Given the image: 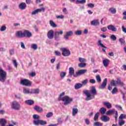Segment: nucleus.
I'll use <instances>...</instances> for the list:
<instances>
[{"label":"nucleus","instance_id":"f257e3e1","mask_svg":"<svg viewBox=\"0 0 126 126\" xmlns=\"http://www.w3.org/2000/svg\"><path fill=\"white\" fill-rule=\"evenodd\" d=\"M83 93L87 96L85 100L90 101V100L95 98V96L97 95V91L95 86H92L90 92L88 90H86L83 91Z\"/></svg>","mask_w":126,"mask_h":126},{"label":"nucleus","instance_id":"f03ea898","mask_svg":"<svg viewBox=\"0 0 126 126\" xmlns=\"http://www.w3.org/2000/svg\"><path fill=\"white\" fill-rule=\"evenodd\" d=\"M64 95H65L64 92L62 93L59 95L58 101H62L63 102H64V106H66V105L70 104V103L73 101V99L72 97H69L68 95L64 96Z\"/></svg>","mask_w":126,"mask_h":126},{"label":"nucleus","instance_id":"7ed1b4c3","mask_svg":"<svg viewBox=\"0 0 126 126\" xmlns=\"http://www.w3.org/2000/svg\"><path fill=\"white\" fill-rule=\"evenodd\" d=\"M33 119V124L34 126H46L47 125V121H44L43 120H40V116L34 114L32 116Z\"/></svg>","mask_w":126,"mask_h":126},{"label":"nucleus","instance_id":"20e7f679","mask_svg":"<svg viewBox=\"0 0 126 126\" xmlns=\"http://www.w3.org/2000/svg\"><path fill=\"white\" fill-rule=\"evenodd\" d=\"M7 75V73L6 72V71L3 70L2 68L0 67V82H2V83L5 82Z\"/></svg>","mask_w":126,"mask_h":126},{"label":"nucleus","instance_id":"39448f33","mask_svg":"<svg viewBox=\"0 0 126 126\" xmlns=\"http://www.w3.org/2000/svg\"><path fill=\"white\" fill-rule=\"evenodd\" d=\"M11 107L12 110H16L17 111L19 110V109H20L21 106H20V104H19L18 102L14 100L11 102Z\"/></svg>","mask_w":126,"mask_h":126},{"label":"nucleus","instance_id":"423d86ee","mask_svg":"<svg viewBox=\"0 0 126 126\" xmlns=\"http://www.w3.org/2000/svg\"><path fill=\"white\" fill-rule=\"evenodd\" d=\"M63 31H57L54 32V39L55 41H60L61 36L60 35H63Z\"/></svg>","mask_w":126,"mask_h":126},{"label":"nucleus","instance_id":"0eeeda50","mask_svg":"<svg viewBox=\"0 0 126 126\" xmlns=\"http://www.w3.org/2000/svg\"><path fill=\"white\" fill-rule=\"evenodd\" d=\"M111 85L112 86H117V85H119L123 86L124 85V83L122 82L120 78H117V80H112L111 82Z\"/></svg>","mask_w":126,"mask_h":126},{"label":"nucleus","instance_id":"6e6552de","mask_svg":"<svg viewBox=\"0 0 126 126\" xmlns=\"http://www.w3.org/2000/svg\"><path fill=\"white\" fill-rule=\"evenodd\" d=\"M61 51H62V55L63 57H68V56H70V51H69V50L65 48H61Z\"/></svg>","mask_w":126,"mask_h":126},{"label":"nucleus","instance_id":"1a4fd4ad","mask_svg":"<svg viewBox=\"0 0 126 126\" xmlns=\"http://www.w3.org/2000/svg\"><path fill=\"white\" fill-rule=\"evenodd\" d=\"M21 84L25 86L30 87L32 85V82L28 79L21 80Z\"/></svg>","mask_w":126,"mask_h":126},{"label":"nucleus","instance_id":"9d476101","mask_svg":"<svg viewBox=\"0 0 126 126\" xmlns=\"http://www.w3.org/2000/svg\"><path fill=\"white\" fill-rule=\"evenodd\" d=\"M54 35L55 32H54V31L53 30H50L48 32L47 36L48 39H49L50 40H52V39H54Z\"/></svg>","mask_w":126,"mask_h":126},{"label":"nucleus","instance_id":"9b49d317","mask_svg":"<svg viewBox=\"0 0 126 126\" xmlns=\"http://www.w3.org/2000/svg\"><path fill=\"white\" fill-rule=\"evenodd\" d=\"M107 82L108 79H104L102 83V84L98 87L99 89H105V88H106V86H107Z\"/></svg>","mask_w":126,"mask_h":126},{"label":"nucleus","instance_id":"f8f14e48","mask_svg":"<svg viewBox=\"0 0 126 126\" xmlns=\"http://www.w3.org/2000/svg\"><path fill=\"white\" fill-rule=\"evenodd\" d=\"M86 72H87V69H82L78 70L76 72V75H74V77H77L78 75H82V74L86 73Z\"/></svg>","mask_w":126,"mask_h":126},{"label":"nucleus","instance_id":"ddd939ff","mask_svg":"<svg viewBox=\"0 0 126 126\" xmlns=\"http://www.w3.org/2000/svg\"><path fill=\"white\" fill-rule=\"evenodd\" d=\"M45 10V9L44 7H42L40 9H36L32 12V15H36V14H38V12H41V11H43L44 12Z\"/></svg>","mask_w":126,"mask_h":126},{"label":"nucleus","instance_id":"4468645a","mask_svg":"<svg viewBox=\"0 0 126 126\" xmlns=\"http://www.w3.org/2000/svg\"><path fill=\"white\" fill-rule=\"evenodd\" d=\"M18 7L20 9H21V10H24L25 9H26V7H27V4L26 3L23 2L19 4Z\"/></svg>","mask_w":126,"mask_h":126},{"label":"nucleus","instance_id":"2eb2a0df","mask_svg":"<svg viewBox=\"0 0 126 126\" xmlns=\"http://www.w3.org/2000/svg\"><path fill=\"white\" fill-rule=\"evenodd\" d=\"M73 34V32H72V31L67 32H66V34H64L63 35L64 39H65V40H68V37L70 36H72Z\"/></svg>","mask_w":126,"mask_h":126},{"label":"nucleus","instance_id":"dca6fc26","mask_svg":"<svg viewBox=\"0 0 126 126\" xmlns=\"http://www.w3.org/2000/svg\"><path fill=\"white\" fill-rule=\"evenodd\" d=\"M24 37L31 38V37H32V33L28 30H25L24 31Z\"/></svg>","mask_w":126,"mask_h":126},{"label":"nucleus","instance_id":"f3484780","mask_svg":"<svg viewBox=\"0 0 126 126\" xmlns=\"http://www.w3.org/2000/svg\"><path fill=\"white\" fill-rule=\"evenodd\" d=\"M91 24L94 26H98V25H100V22H99V20L95 19L92 21Z\"/></svg>","mask_w":126,"mask_h":126},{"label":"nucleus","instance_id":"a211bd4d","mask_svg":"<svg viewBox=\"0 0 126 126\" xmlns=\"http://www.w3.org/2000/svg\"><path fill=\"white\" fill-rule=\"evenodd\" d=\"M33 109L35 110V111H36V112H38V113H42L43 111V108L38 105H35L33 107Z\"/></svg>","mask_w":126,"mask_h":126},{"label":"nucleus","instance_id":"6ab92c4d","mask_svg":"<svg viewBox=\"0 0 126 126\" xmlns=\"http://www.w3.org/2000/svg\"><path fill=\"white\" fill-rule=\"evenodd\" d=\"M15 35H16V37H18V38H22L24 37V32H23L22 31H18L16 33Z\"/></svg>","mask_w":126,"mask_h":126},{"label":"nucleus","instance_id":"aec40b11","mask_svg":"<svg viewBox=\"0 0 126 126\" xmlns=\"http://www.w3.org/2000/svg\"><path fill=\"white\" fill-rule=\"evenodd\" d=\"M108 11L110 13H111V14H116V13H117V9L114 7L109 8Z\"/></svg>","mask_w":126,"mask_h":126},{"label":"nucleus","instance_id":"412c9836","mask_svg":"<svg viewBox=\"0 0 126 126\" xmlns=\"http://www.w3.org/2000/svg\"><path fill=\"white\" fill-rule=\"evenodd\" d=\"M101 120L102 122H104V123H107V122H109L110 121V118L106 115H103L101 117Z\"/></svg>","mask_w":126,"mask_h":126},{"label":"nucleus","instance_id":"4be33fe9","mask_svg":"<svg viewBox=\"0 0 126 126\" xmlns=\"http://www.w3.org/2000/svg\"><path fill=\"white\" fill-rule=\"evenodd\" d=\"M102 63L105 67L109 66V63H110V60L109 59H105L103 60Z\"/></svg>","mask_w":126,"mask_h":126},{"label":"nucleus","instance_id":"5701e85b","mask_svg":"<svg viewBox=\"0 0 126 126\" xmlns=\"http://www.w3.org/2000/svg\"><path fill=\"white\" fill-rule=\"evenodd\" d=\"M76 74H74V68L73 67H69V76H74Z\"/></svg>","mask_w":126,"mask_h":126},{"label":"nucleus","instance_id":"b1692460","mask_svg":"<svg viewBox=\"0 0 126 126\" xmlns=\"http://www.w3.org/2000/svg\"><path fill=\"white\" fill-rule=\"evenodd\" d=\"M107 29L111 30L113 32H117V28H116L113 25H109L107 26Z\"/></svg>","mask_w":126,"mask_h":126},{"label":"nucleus","instance_id":"393cba45","mask_svg":"<svg viewBox=\"0 0 126 126\" xmlns=\"http://www.w3.org/2000/svg\"><path fill=\"white\" fill-rule=\"evenodd\" d=\"M25 103L27 105H29L30 106H32V105H34V103H35V101H34V100L32 99H28L25 101Z\"/></svg>","mask_w":126,"mask_h":126},{"label":"nucleus","instance_id":"a878e982","mask_svg":"<svg viewBox=\"0 0 126 126\" xmlns=\"http://www.w3.org/2000/svg\"><path fill=\"white\" fill-rule=\"evenodd\" d=\"M40 90L39 89H32L31 92V94H39Z\"/></svg>","mask_w":126,"mask_h":126},{"label":"nucleus","instance_id":"bb28decb","mask_svg":"<svg viewBox=\"0 0 126 126\" xmlns=\"http://www.w3.org/2000/svg\"><path fill=\"white\" fill-rule=\"evenodd\" d=\"M103 105L106 106L107 109H111L112 108V104L109 102H104Z\"/></svg>","mask_w":126,"mask_h":126},{"label":"nucleus","instance_id":"cd10ccee","mask_svg":"<svg viewBox=\"0 0 126 126\" xmlns=\"http://www.w3.org/2000/svg\"><path fill=\"white\" fill-rule=\"evenodd\" d=\"M115 112H116V110L111 109L107 111L105 114L107 116H109V115H112V114L115 113Z\"/></svg>","mask_w":126,"mask_h":126},{"label":"nucleus","instance_id":"c85d7f7f","mask_svg":"<svg viewBox=\"0 0 126 126\" xmlns=\"http://www.w3.org/2000/svg\"><path fill=\"white\" fill-rule=\"evenodd\" d=\"M78 113V109L77 108H73L72 109V115L73 117H74L76 116L77 114Z\"/></svg>","mask_w":126,"mask_h":126},{"label":"nucleus","instance_id":"c756f323","mask_svg":"<svg viewBox=\"0 0 126 126\" xmlns=\"http://www.w3.org/2000/svg\"><path fill=\"white\" fill-rule=\"evenodd\" d=\"M126 124V121L124 119H119L118 125L120 126H123Z\"/></svg>","mask_w":126,"mask_h":126},{"label":"nucleus","instance_id":"7c9ffc66","mask_svg":"<svg viewBox=\"0 0 126 126\" xmlns=\"http://www.w3.org/2000/svg\"><path fill=\"white\" fill-rule=\"evenodd\" d=\"M106 112H107V109L104 107H101L99 109V113H100V114H101L102 115H104L106 113Z\"/></svg>","mask_w":126,"mask_h":126},{"label":"nucleus","instance_id":"2f4dec72","mask_svg":"<svg viewBox=\"0 0 126 126\" xmlns=\"http://www.w3.org/2000/svg\"><path fill=\"white\" fill-rule=\"evenodd\" d=\"M98 46H100L101 48H104V49H107V47L104 45L103 43H102V40H99L97 42Z\"/></svg>","mask_w":126,"mask_h":126},{"label":"nucleus","instance_id":"473e14b6","mask_svg":"<svg viewBox=\"0 0 126 126\" xmlns=\"http://www.w3.org/2000/svg\"><path fill=\"white\" fill-rule=\"evenodd\" d=\"M86 2V0H76V3L79 4H83Z\"/></svg>","mask_w":126,"mask_h":126},{"label":"nucleus","instance_id":"72a5a7b5","mask_svg":"<svg viewBox=\"0 0 126 126\" xmlns=\"http://www.w3.org/2000/svg\"><path fill=\"white\" fill-rule=\"evenodd\" d=\"M82 87V85L81 83H77L74 86V88L76 90L79 89Z\"/></svg>","mask_w":126,"mask_h":126},{"label":"nucleus","instance_id":"f704fd0d","mask_svg":"<svg viewBox=\"0 0 126 126\" xmlns=\"http://www.w3.org/2000/svg\"><path fill=\"white\" fill-rule=\"evenodd\" d=\"M49 24L51 27H53V28H56L57 27V24L54 22V21L50 20L49 22Z\"/></svg>","mask_w":126,"mask_h":126},{"label":"nucleus","instance_id":"c9c22d12","mask_svg":"<svg viewBox=\"0 0 126 126\" xmlns=\"http://www.w3.org/2000/svg\"><path fill=\"white\" fill-rule=\"evenodd\" d=\"M95 79L96 81L98 82V83H101L102 81V79H101V77L99 75H97L95 77Z\"/></svg>","mask_w":126,"mask_h":126},{"label":"nucleus","instance_id":"e433bc0d","mask_svg":"<svg viewBox=\"0 0 126 126\" xmlns=\"http://www.w3.org/2000/svg\"><path fill=\"white\" fill-rule=\"evenodd\" d=\"M119 42L121 43L122 46H123V45H126V40L123 38H119Z\"/></svg>","mask_w":126,"mask_h":126},{"label":"nucleus","instance_id":"4c0bfd02","mask_svg":"<svg viewBox=\"0 0 126 126\" xmlns=\"http://www.w3.org/2000/svg\"><path fill=\"white\" fill-rule=\"evenodd\" d=\"M99 116H100V113L98 112L96 113V114L94 115V121L95 122H97V121H98V118H99Z\"/></svg>","mask_w":126,"mask_h":126},{"label":"nucleus","instance_id":"58836bf2","mask_svg":"<svg viewBox=\"0 0 126 126\" xmlns=\"http://www.w3.org/2000/svg\"><path fill=\"white\" fill-rule=\"evenodd\" d=\"M65 75H66V72H61L60 73V77L62 79H63Z\"/></svg>","mask_w":126,"mask_h":126},{"label":"nucleus","instance_id":"ea45409f","mask_svg":"<svg viewBox=\"0 0 126 126\" xmlns=\"http://www.w3.org/2000/svg\"><path fill=\"white\" fill-rule=\"evenodd\" d=\"M23 93L24 94H31V92L29 91V90H27L26 88H23Z\"/></svg>","mask_w":126,"mask_h":126},{"label":"nucleus","instance_id":"a19ab883","mask_svg":"<svg viewBox=\"0 0 126 126\" xmlns=\"http://www.w3.org/2000/svg\"><path fill=\"white\" fill-rule=\"evenodd\" d=\"M15 98H16V99H18V100H21V99H22V95H21L20 94H15Z\"/></svg>","mask_w":126,"mask_h":126},{"label":"nucleus","instance_id":"79ce46f5","mask_svg":"<svg viewBox=\"0 0 126 126\" xmlns=\"http://www.w3.org/2000/svg\"><path fill=\"white\" fill-rule=\"evenodd\" d=\"M31 48L33 49V50H36L38 49V46H37V44H32L31 46Z\"/></svg>","mask_w":126,"mask_h":126},{"label":"nucleus","instance_id":"37998d69","mask_svg":"<svg viewBox=\"0 0 126 126\" xmlns=\"http://www.w3.org/2000/svg\"><path fill=\"white\" fill-rule=\"evenodd\" d=\"M88 83V79H86L82 82V86H85Z\"/></svg>","mask_w":126,"mask_h":126},{"label":"nucleus","instance_id":"c03bdc74","mask_svg":"<svg viewBox=\"0 0 126 126\" xmlns=\"http://www.w3.org/2000/svg\"><path fill=\"white\" fill-rule=\"evenodd\" d=\"M125 119H126V115L122 114H121L120 116L119 117V119L120 120H124Z\"/></svg>","mask_w":126,"mask_h":126},{"label":"nucleus","instance_id":"a18cd8bd","mask_svg":"<svg viewBox=\"0 0 126 126\" xmlns=\"http://www.w3.org/2000/svg\"><path fill=\"white\" fill-rule=\"evenodd\" d=\"M78 66L81 68L85 67L86 66V63H80L78 64Z\"/></svg>","mask_w":126,"mask_h":126},{"label":"nucleus","instance_id":"49530a36","mask_svg":"<svg viewBox=\"0 0 126 126\" xmlns=\"http://www.w3.org/2000/svg\"><path fill=\"white\" fill-rule=\"evenodd\" d=\"M75 35H78L79 36H80V35H81L82 34V31L77 30L75 32Z\"/></svg>","mask_w":126,"mask_h":126},{"label":"nucleus","instance_id":"de8ad7c7","mask_svg":"<svg viewBox=\"0 0 126 126\" xmlns=\"http://www.w3.org/2000/svg\"><path fill=\"white\" fill-rule=\"evenodd\" d=\"M79 61L80 63H85L87 62L86 59H85L84 58H79Z\"/></svg>","mask_w":126,"mask_h":126},{"label":"nucleus","instance_id":"09e8293b","mask_svg":"<svg viewBox=\"0 0 126 126\" xmlns=\"http://www.w3.org/2000/svg\"><path fill=\"white\" fill-rule=\"evenodd\" d=\"M57 19H63L64 16L63 15H57L56 16Z\"/></svg>","mask_w":126,"mask_h":126},{"label":"nucleus","instance_id":"8fccbe9b","mask_svg":"<svg viewBox=\"0 0 126 126\" xmlns=\"http://www.w3.org/2000/svg\"><path fill=\"white\" fill-rule=\"evenodd\" d=\"M110 39L113 41H116L117 40V37L114 34H112L110 36Z\"/></svg>","mask_w":126,"mask_h":126},{"label":"nucleus","instance_id":"3c124183","mask_svg":"<svg viewBox=\"0 0 126 126\" xmlns=\"http://www.w3.org/2000/svg\"><path fill=\"white\" fill-rule=\"evenodd\" d=\"M94 126H103V124L100 122H95L94 124Z\"/></svg>","mask_w":126,"mask_h":126},{"label":"nucleus","instance_id":"603ef678","mask_svg":"<svg viewBox=\"0 0 126 126\" xmlns=\"http://www.w3.org/2000/svg\"><path fill=\"white\" fill-rule=\"evenodd\" d=\"M6 30V26H3L0 29V31L1 32H3V31H5Z\"/></svg>","mask_w":126,"mask_h":126},{"label":"nucleus","instance_id":"864d4df0","mask_svg":"<svg viewBox=\"0 0 126 126\" xmlns=\"http://www.w3.org/2000/svg\"><path fill=\"white\" fill-rule=\"evenodd\" d=\"M53 112H49L46 115V118H51V117H53Z\"/></svg>","mask_w":126,"mask_h":126},{"label":"nucleus","instance_id":"5fc2aeb1","mask_svg":"<svg viewBox=\"0 0 126 126\" xmlns=\"http://www.w3.org/2000/svg\"><path fill=\"white\" fill-rule=\"evenodd\" d=\"M117 92H118V89H117L116 87H115L112 91V94H116V93H117Z\"/></svg>","mask_w":126,"mask_h":126},{"label":"nucleus","instance_id":"6e6d98bb","mask_svg":"<svg viewBox=\"0 0 126 126\" xmlns=\"http://www.w3.org/2000/svg\"><path fill=\"white\" fill-rule=\"evenodd\" d=\"M13 63L15 67H16V68H17V66L18 65V63H17V62L16 61V60H13Z\"/></svg>","mask_w":126,"mask_h":126},{"label":"nucleus","instance_id":"4d7b16f0","mask_svg":"<svg viewBox=\"0 0 126 126\" xmlns=\"http://www.w3.org/2000/svg\"><path fill=\"white\" fill-rule=\"evenodd\" d=\"M85 123L87 126H89V125H90V120L88 119H86L85 120Z\"/></svg>","mask_w":126,"mask_h":126},{"label":"nucleus","instance_id":"13d9d810","mask_svg":"<svg viewBox=\"0 0 126 126\" xmlns=\"http://www.w3.org/2000/svg\"><path fill=\"white\" fill-rule=\"evenodd\" d=\"M30 76H31L32 77H34V76H36V73L34 72H31L29 74Z\"/></svg>","mask_w":126,"mask_h":126},{"label":"nucleus","instance_id":"bf43d9fd","mask_svg":"<svg viewBox=\"0 0 126 126\" xmlns=\"http://www.w3.org/2000/svg\"><path fill=\"white\" fill-rule=\"evenodd\" d=\"M89 81L92 84H95L96 83V80L94 79H90Z\"/></svg>","mask_w":126,"mask_h":126},{"label":"nucleus","instance_id":"052dcab7","mask_svg":"<svg viewBox=\"0 0 126 126\" xmlns=\"http://www.w3.org/2000/svg\"><path fill=\"white\" fill-rule=\"evenodd\" d=\"M94 5H95L94 4L90 3L88 4V7H90L91 8H93V7H94Z\"/></svg>","mask_w":126,"mask_h":126},{"label":"nucleus","instance_id":"680f3d73","mask_svg":"<svg viewBox=\"0 0 126 126\" xmlns=\"http://www.w3.org/2000/svg\"><path fill=\"white\" fill-rule=\"evenodd\" d=\"M9 53L10 55H11V56H13V55L15 54L14 50L13 49H10L9 50Z\"/></svg>","mask_w":126,"mask_h":126},{"label":"nucleus","instance_id":"e2e57ef3","mask_svg":"<svg viewBox=\"0 0 126 126\" xmlns=\"http://www.w3.org/2000/svg\"><path fill=\"white\" fill-rule=\"evenodd\" d=\"M100 30L101 31H102V32H106L107 31V27H103L100 28Z\"/></svg>","mask_w":126,"mask_h":126},{"label":"nucleus","instance_id":"0e129e2a","mask_svg":"<svg viewBox=\"0 0 126 126\" xmlns=\"http://www.w3.org/2000/svg\"><path fill=\"white\" fill-rule=\"evenodd\" d=\"M26 3H27V4H30L33 3V1L31 0H26Z\"/></svg>","mask_w":126,"mask_h":126},{"label":"nucleus","instance_id":"69168bd1","mask_svg":"<svg viewBox=\"0 0 126 126\" xmlns=\"http://www.w3.org/2000/svg\"><path fill=\"white\" fill-rule=\"evenodd\" d=\"M54 53L56 55V56H58V57L61 56V52H60V51H55L54 52Z\"/></svg>","mask_w":126,"mask_h":126},{"label":"nucleus","instance_id":"338daca9","mask_svg":"<svg viewBox=\"0 0 126 126\" xmlns=\"http://www.w3.org/2000/svg\"><path fill=\"white\" fill-rule=\"evenodd\" d=\"M115 116L114 117L115 120L117 121L118 120V111H115Z\"/></svg>","mask_w":126,"mask_h":126},{"label":"nucleus","instance_id":"774afa93","mask_svg":"<svg viewBox=\"0 0 126 126\" xmlns=\"http://www.w3.org/2000/svg\"><path fill=\"white\" fill-rule=\"evenodd\" d=\"M21 47L22 49H26L25 45H24V43L22 42H21Z\"/></svg>","mask_w":126,"mask_h":126}]
</instances>
